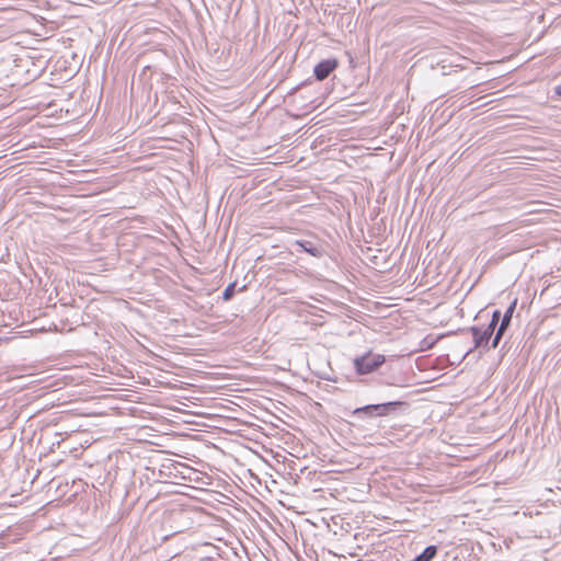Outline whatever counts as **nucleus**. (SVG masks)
<instances>
[{"mask_svg": "<svg viewBox=\"0 0 561 561\" xmlns=\"http://www.w3.org/2000/svg\"><path fill=\"white\" fill-rule=\"evenodd\" d=\"M293 247L299 248L301 251L320 259L325 254V250L321 244H317L310 240H296Z\"/></svg>", "mask_w": 561, "mask_h": 561, "instance_id": "4", "label": "nucleus"}, {"mask_svg": "<svg viewBox=\"0 0 561 561\" xmlns=\"http://www.w3.org/2000/svg\"><path fill=\"white\" fill-rule=\"evenodd\" d=\"M508 327L497 324L495 331H494V337L491 343V348H496L504 335V333L507 331Z\"/></svg>", "mask_w": 561, "mask_h": 561, "instance_id": "10", "label": "nucleus"}, {"mask_svg": "<svg viewBox=\"0 0 561 561\" xmlns=\"http://www.w3.org/2000/svg\"><path fill=\"white\" fill-rule=\"evenodd\" d=\"M438 547L435 545L427 546L420 554H417L412 561H432L437 554Z\"/></svg>", "mask_w": 561, "mask_h": 561, "instance_id": "6", "label": "nucleus"}, {"mask_svg": "<svg viewBox=\"0 0 561 561\" xmlns=\"http://www.w3.org/2000/svg\"><path fill=\"white\" fill-rule=\"evenodd\" d=\"M501 311L500 310H494L492 312V317H491V321L489 323L490 327H492L493 329H496L497 324L500 323V320H501Z\"/></svg>", "mask_w": 561, "mask_h": 561, "instance_id": "12", "label": "nucleus"}, {"mask_svg": "<svg viewBox=\"0 0 561 561\" xmlns=\"http://www.w3.org/2000/svg\"><path fill=\"white\" fill-rule=\"evenodd\" d=\"M375 404H367V405H364V407H359V408H356L353 412H352V415L355 416V417H375L376 414H375Z\"/></svg>", "mask_w": 561, "mask_h": 561, "instance_id": "7", "label": "nucleus"}, {"mask_svg": "<svg viewBox=\"0 0 561 561\" xmlns=\"http://www.w3.org/2000/svg\"><path fill=\"white\" fill-rule=\"evenodd\" d=\"M472 352V348L468 350V352L466 353V356Z\"/></svg>", "mask_w": 561, "mask_h": 561, "instance_id": "15", "label": "nucleus"}, {"mask_svg": "<svg viewBox=\"0 0 561 561\" xmlns=\"http://www.w3.org/2000/svg\"><path fill=\"white\" fill-rule=\"evenodd\" d=\"M236 286H237V283L236 282H232L230 283L222 291V300L224 301H229L233 298L234 294H236Z\"/></svg>", "mask_w": 561, "mask_h": 561, "instance_id": "11", "label": "nucleus"}, {"mask_svg": "<svg viewBox=\"0 0 561 561\" xmlns=\"http://www.w3.org/2000/svg\"><path fill=\"white\" fill-rule=\"evenodd\" d=\"M386 362L385 355L367 352L354 358L353 364L358 375H367L376 371Z\"/></svg>", "mask_w": 561, "mask_h": 561, "instance_id": "1", "label": "nucleus"}, {"mask_svg": "<svg viewBox=\"0 0 561 561\" xmlns=\"http://www.w3.org/2000/svg\"><path fill=\"white\" fill-rule=\"evenodd\" d=\"M508 327L497 324L495 331H494V337L491 343V348H496L504 335V333L507 331Z\"/></svg>", "mask_w": 561, "mask_h": 561, "instance_id": "9", "label": "nucleus"}, {"mask_svg": "<svg viewBox=\"0 0 561 561\" xmlns=\"http://www.w3.org/2000/svg\"><path fill=\"white\" fill-rule=\"evenodd\" d=\"M468 331L471 333L473 339V348H482L486 351L491 347L489 346V343L492 335L494 334L495 329L489 324L485 328L473 325L470 327Z\"/></svg>", "mask_w": 561, "mask_h": 561, "instance_id": "2", "label": "nucleus"}, {"mask_svg": "<svg viewBox=\"0 0 561 561\" xmlns=\"http://www.w3.org/2000/svg\"><path fill=\"white\" fill-rule=\"evenodd\" d=\"M339 67L336 58H328L319 61L313 68V76L318 81H323Z\"/></svg>", "mask_w": 561, "mask_h": 561, "instance_id": "3", "label": "nucleus"}, {"mask_svg": "<svg viewBox=\"0 0 561 561\" xmlns=\"http://www.w3.org/2000/svg\"><path fill=\"white\" fill-rule=\"evenodd\" d=\"M554 93L561 96V83L554 88Z\"/></svg>", "mask_w": 561, "mask_h": 561, "instance_id": "13", "label": "nucleus"}, {"mask_svg": "<svg viewBox=\"0 0 561 561\" xmlns=\"http://www.w3.org/2000/svg\"><path fill=\"white\" fill-rule=\"evenodd\" d=\"M402 407H408V404L403 401H389L375 404L374 410L376 416H387Z\"/></svg>", "mask_w": 561, "mask_h": 561, "instance_id": "5", "label": "nucleus"}, {"mask_svg": "<svg viewBox=\"0 0 561 561\" xmlns=\"http://www.w3.org/2000/svg\"><path fill=\"white\" fill-rule=\"evenodd\" d=\"M517 300L515 299L511 305L507 307L506 311L503 316H501L500 324L508 327L511 325L513 313L516 309Z\"/></svg>", "mask_w": 561, "mask_h": 561, "instance_id": "8", "label": "nucleus"}, {"mask_svg": "<svg viewBox=\"0 0 561 561\" xmlns=\"http://www.w3.org/2000/svg\"><path fill=\"white\" fill-rule=\"evenodd\" d=\"M245 289H247V285H243L242 287H240V288H239V290H238V291L242 293V291H244Z\"/></svg>", "mask_w": 561, "mask_h": 561, "instance_id": "14", "label": "nucleus"}]
</instances>
